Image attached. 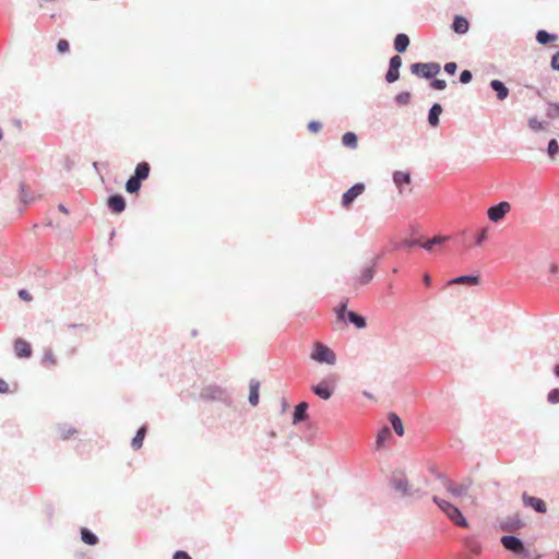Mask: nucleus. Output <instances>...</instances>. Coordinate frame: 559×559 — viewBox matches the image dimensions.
<instances>
[{
	"instance_id": "nucleus-1",
	"label": "nucleus",
	"mask_w": 559,
	"mask_h": 559,
	"mask_svg": "<svg viewBox=\"0 0 559 559\" xmlns=\"http://www.w3.org/2000/svg\"><path fill=\"white\" fill-rule=\"evenodd\" d=\"M432 501L439 507V509L445 513V515L457 526L467 527L468 522L463 515L462 511L452 504L451 502L439 498L438 496L432 497Z\"/></svg>"
},
{
	"instance_id": "nucleus-2",
	"label": "nucleus",
	"mask_w": 559,
	"mask_h": 559,
	"mask_svg": "<svg viewBox=\"0 0 559 559\" xmlns=\"http://www.w3.org/2000/svg\"><path fill=\"white\" fill-rule=\"evenodd\" d=\"M437 478L441 481L443 487L454 497L461 498L465 497L468 493V490L471 489L473 485L472 478H465L462 483L455 484L450 478H448L443 474H438Z\"/></svg>"
},
{
	"instance_id": "nucleus-3",
	"label": "nucleus",
	"mask_w": 559,
	"mask_h": 559,
	"mask_svg": "<svg viewBox=\"0 0 559 559\" xmlns=\"http://www.w3.org/2000/svg\"><path fill=\"white\" fill-rule=\"evenodd\" d=\"M501 545L513 555L527 559L530 550L525 547L524 542L514 535H503L500 538Z\"/></svg>"
},
{
	"instance_id": "nucleus-4",
	"label": "nucleus",
	"mask_w": 559,
	"mask_h": 559,
	"mask_svg": "<svg viewBox=\"0 0 559 559\" xmlns=\"http://www.w3.org/2000/svg\"><path fill=\"white\" fill-rule=\"evenodd\" d=\"M337 380V376L331 373L324 379H322L318 384L312 385L311 391L320 399L326 401L333 395Z\"/></svg>"
},
{
	"instance_id": "nucleus-5",
	"label": "nucleus",
	"mask_w": 559,
	"mask_h": 559,
	"mask_svg": "<svg viewBox=\"0 0 559 559\" xmlns=\"http://www.w3.org/2000/svg\"><path fill=\"white\" fill-rule=\"evenodd\" d=\"M310 357L319 364L335 365L336 362L335 353L330 347L320 342L314 343Z\"/></svg>"
},
{
	"instance_id": "nucleus-6",
	"label": "nucleus",
	"mask_w": 559,
	"mask_h": 559,
	"mask_svg": "<svg viewBox=\"0 0 559 559\" xmlns=\"http://www.w3.org/2000/svg\"><path fill=\"white\" fill-rule=\"evenodd\" d=\"M440 64L437 62H416L411 64V72L424 79H432L440 72Z\"/></svg>"
},
{
	"instance_id": "nucleus-7",
	"label": "nucleus",
	"mask_w": 559,
	"mask_h": 559,
	"mask_svg": "<svg viewBox=\"0 0 559 559\" xmlns=\"http://www.w3.org/2000/svg\"><path fill=\"white\" fill-rule=\"evenodd\" d=\"M391 486L399 491L403 497L413 496L415 492L418 493L419 490L412 491V488L408 484V480L402 471H395L392 473L390 478Z\"/></svg>"
},
{
	"instance_id": "nucleus-8",
	"label": "nucleus",
	"mask_w": 559,
	"mask_h": 559,
	"mask_svg": "<svg viewBox=\"0 0 559 559\" xmlns=\"http://www.w3.org/2000/svg\"><path fill=\"white\" fill-rule=\"evenodd\" d=\"M511 210V205L507 201H501L491 205L487 210L488 219L492 223H499Z\"/></svg>"
},
{
	"instance_id": "nucleus-9",
	"label": "nucleus",
	"mask_w": 559,
	"mask_h": 559,
	"mask_svg": "<svg viewBox=\"0 0 559 559\" xmlns=\"http://www.w3.org/2000/svg\"><path fill=\"white\" fill-rule=\"evenodd\" d=\"M365 191V185L357 182L343 193L342 206L349 207L354 201Z\"/></svg>"
},
{
	"instance_id": "nucleus-10",
	"label": "nucleus",
	"mask_w": 559,
	"mask_h": 559,
	"mask_svg": "<svg viewBox=\"0 0 559 559\" xmlns=\"http://www.w3.org/2000/svg\"><path fill=\"white\" fill-rule=\"evenodd\" d=\"M200 396L209 401H225L226 392L218 385H207L202 389Z\"/></svg>"
},
{
	"instance_id": "nucleus-11",
	"label": "nucleus",
	"mask_w": 559,
	"mask_h": 559,
	"mask_svg": "<svg viewBox=\"0 0 559 559\" xmlns=\"http://www.w3.org/2000/svg\"><path fill=\"white\" fill-rule=\"evenodd\" d=\"M465 549L472 555L479 556L483 551L481 542L474 535H467L462 538Z\"/></svg>"
},
{
	"instance_id": "nucleus-12",
	"label": "nucleus",
	"mask_w": 559,
	"mask_h": 559,
	"mask_svg": "<svg viewBox=\"0 0 559 559\" xmlns=\"http://www.w3.org/2000/svg\"><path fill=\"white\" fill-rule=\"evenodd\" d=\"M524 506L534 509L537 513H546L547 507L544 500L537 497L528 496L526 492L522 495Z\"/></svg>"
},
{
	"instance_id": "nucleus-13",
	"label": "nucleus",
	"mask_w": 559,
	"mask_h": 559,
	"mask_svg": "<svg viewBox=\"0 0 559 559\" xmlns=\"http://www.w3.org/2000/svg\"><path fill=\"white\" fill-rule=\"evenodd\" d=\"M107 206L112 213L119 214L126 210L127 204L124 198L116 193L108 197Z\"/></svg>"
},
{
	"instance_id": "nucleus-14",
	"label": "nucleus",
	"mask_w": 559,
	"mask_h": 559,
	"mask_svg": "<svg viewBox=\"0 0 559 559\" xmlns=\"http://www.w3.org/2000/svg\"><path fill=\"white\" fill-rule=\"evenodd\" d=\"M524 526V522L518 516H509L500 523V528L507 533H513Z\"/></svg>"
},
{
	"instance_id": "nucleus-15",
	"label": "nucleus",
	"mask_w": 559,
	"mask_h": 559,
	"mask_svg": "<svg viewBox=\"0 0 559 559\" xmlns=\"http://www.w3.org/2000/svg\"><path fill=\"white\" fill-rule=\"evenodd\" d=\"M32 346L25 340L19 337L14 341V354L19 358H29L32 356Z\"/></svg>"
},
{
	"instance_id": "nucleus-16",
	"label": "nucleus",
	"mask_w": 559,
	"mask_h": 559,
	"mask_svg": "<svg viewBox=\"0 0 559 559\" xmlns=\"http://www.w3.org/2000/svg\"><path fill=\"white\" fill-rule=\"evenodd\" d=\"M392 178L401 194L404 192V186H409L412 182L411 174L407 171L395 170Z\"/></svg>"
},
{
	"instance_id": "nucleus-17",
	"label": "nucleus",
	"mask_w": 559,
	"mask_h": 559,
	"mask_svg": "<svg viewBox=\"0 0 559 559\" xmlns=\"http://www.w3.org/2000/svg\"><path fill=\"white\" fill-rule=\"evenodd\" d=\"M479 281H480L479 275L467 274V275H460V276L453 277L448 282V284L449 285L460 284V285H467V286H476L479 284Z\"/></svg>"
},
{
	"instance_id": "nucleus-18",
	"label": "nucleus",
	"mask_w": 559,
	"mask_h": 559,
	"mask_svg": "<svg viewBox=\"0 0 559 559\" xmlns=\"http://www.w3.org/2000/svg\"><path fill=\"white\" fill-rule=\"evenodd\" d=\"M308 408H309V405L307 402H300L295 406V409L293 413V424L294 425L302 423L308 418Z\"/></svg>"
},
{
	"instance_id": "nucleus-19",
	"label": "nucleus",
	"mask_w": 559,
	"mask_h": 559,
	"mask_svg": "<svg viewBox=\"0 0 559 559\" xmlns=\"http://www.w3.org/2000/svg\"><path fill=\"white\" fill-rule=\"evenodd\" d=\"M451 28L453 29L454 33L464 35L469 29V22L467 21L466 17L456 14L453 19Z\"/></svg>"
},
{
	"instance_id": "nucleus-20",
	"label": "nucleus",
	"mask_w": 559,
	"mask_h": 559,
	"mask_svg": "<svg viewBox=\"0 0 559 559\" xmlns=\"http://www.w3.org/2000/svg\"><path fill=\"white\" fill-rule=\"evenodd\" d=\"M489 86L492 91L496 92L497 98L499 100H504L509 96L510 91L502 81L492 80L490 81Z\"/></svg>"
},
{
	"instance_id": "nucleus-21",
	"label": "nucleus",
	"mask_w": 559,
	"mask_h": 559,
	"mask_svg": "<svg viewBox=\"0 0 559 559\" xmlns=\"http://www.w3.org/2000/svg\"><path fill=\"white\" fill-rule=\"evenodd\" d=\"M344 323H350L355 325L357 329H365L367 326V320L364 316L349 310Z\"/></svg>"
},
{
	"instance_id": "nucleus-22",
	"label": "nucleus",
	"mask_w": 559,
	"mask_h": 559,
	"mask_svg": "<svg viewBox=\"0 0 559 559\" xmlns=\"http://www.w3.org/2000/svg\"><path fill=\"white\" fill-rule=\"evenodd\" d=\"M374 273H376V269L371 265H368V266H365L361 272H360V275L355 280V283L354 285L356 284H359V285H367L369 284L373 276H374Z\"/></svg>"
},
{
	"instance_id": "nucleus-23",
	"label": "nucleus",
	"mask_w": 559,
	"mask_h": 559,
	"mask_svg": "<svg viewBox=\"0 0 559 559\" xmlns=\"http://www.w3.org/2000/svg\"><path fill=\"white\" fill-rule=\"evenodd\" d=\"M442 106L438 103H435L429 111H428V123L431 126V127H438L439 126V122H440V115L442 114Z\"/></svg>"
},
{
	"instance_id": "nucleus-24",
	"label": "nucleus",
	"mask_w": 559,
	"mask_h": 559,
	"mask_svg": "<svg viewBox=\"0 0 559 559\" xmlns=\"http://www.w3.org/2000/svg\"><path fill=\"white\" fill-rule=\"evenodd\" d=\"M150 170V164L147 162H141L135 166L133 177L142 182L148 178Z\"/></svg>"
},
{
	"instance_id": "nucleus-25",
	"label": "nucleus",
	"mask_w": 559,
	"mask_h": 559,
	"mask_svg": "<svg viewBox=\"0 0 559 559\" xmlns=\"http://www.w3.org/2000/svg\"><path fill=\"white\" fill-rule=\"evenodd\" d=\"M259 389H260V382L258 380L251 379L249 383V403L252 406H257L259 403Z\"/></svg>"
},
{
	"instance_id": "nucleus-26",
	"label": "nucleus",
	"mask_w": 559,
	"mask_h": 559,
	"mask_svg": "<svg viewBox=\"0 0 559 559\" xmlns=\"http://www.w3.org/2000/svg\"><path fill=\"white\" fill-rule=\"evenodd\" d=\"M409 46V37L406 34L400 33L394 38V49L402 53L406 51Z\"/></svg>"
},
{
	"instance_id": "nucleus-27",
	"label": "nucleus",
	"mask_w": 559,
	"mask_h": 559,
	"mask_svg": "<svg viewBox=\"0 0 559 559\" xmlns=\"http://www.w3.org/2000/svg\"><path fill=\"white\" fill-rule=\"evenodd\" d=\"M535 37H536L537 43L540 45H548V44L557 40V38H558L556 34L549 33L545 29L537 31Z\"/></svg>"
},
{
	"instance_id": "nucleus-28",
	"label": "nucleus",
	"mask_w": 559,
	"mask_h": 559,
	"mask_svg": "<svg viewBox=\"0 0 559 559\" xmlns=\"http://www.w3.org/2000/svg\"><path fill=\"white\" fill-rule=\"evenodd\" d=\"M146 431H147L146 426H142L138 429L135 436L133 437V439L131 441V447L134 450H139L143 445V440L145 438Z\"/></svg>"
},
{
	"instance_id": "nucleus-29",
	"label": "nucleus",
	"mask_w": 559,
	"mask_h": 559,
	"mask_svg": "<svg viewBox=\"0 0 559 559\" xmlns=\"http://www.w3.org/2000/svg\"><path fill=\"white\" fill-rule=\"evenodd\" d=\"M389 421L392 425V428L396 432L397 436L404 435V427H403L402 419L395 413L389 414Z\"/></svg>"
},
{
	"instance_id": "nucleus-30",
	"label": "nucleus",
	"mask_w": 559,
	"mask_h": 559,
	"mask_svg": "<svg viewBox=\"0 0 559 559\" xmlns=\"http://www.w3.org/2000/svg\"><path fill=\"white\" fill-rule=\"evenodd\" d=\"M81 539L90 546H94L98 543V537L86 527L81 528Z\"/></svg>"
},
{
	"instance_id": "nucleus-31",
	"label": "nucleus",
	"mask_w": 559,
	"mask_h": 559,
	"mask_svg": "<svg viewBox=\"0 0 559 559\" xmlns=\"http://www.w3.org/2000/svg\"><path fill=\"white\" fill-rule=\"evenodd\" d=\"M342 144L349 148H356L358 145V138H357L356 133L350 132V131L346 132L342 136Z\"/></svg>"
},
{
	"instance_id": "nucleus-32",
	"label": "nucleus",
	"mask_w": 559,
	"mask_h": 559,
	"mask_svg": "<svg viewBox=\"0 0 559 559\" xmlns=\"http://www.w3.org/2000/svg\"><path fill=\"white\" fill-rule=\"evenodd\" d=\"M348 299H343L335 308V314L338 321L344 322L347 313L349 310H347Z\"/></svg>"
},
{
	"instance_id": "nucleus-33",
	"label": "nucleus",
	"mask_w": 559,
	"mask_h": 559,
	"mask_svg": "<svg viewBox=\"0 0 559 559\" xmlns=\"http://www.w3.org/2000/svg\"><path fill=\"white\" fill-rule=\"evenodd\" d=\"M391 435V429L388 426L382 427L377 435V448H382Z\"/></svg>"
},
{
	"instance_id": "nucleus-34",
	"label": "nucleus",
	"mask_w": 559,
	"mask_h": 559,
	"mask_svg": "<svg viewBox=\"0 0 559 559\" xmlns=\"http://www.w3.org/2000/svg\"><path fill=\"white\" fill-rule=\"evenodd\" d=\"M141 181L131 176L126 182V190L128 193H138L141 189Z\"/></svg>"
},
{
	"instance_id": "nucleus-35",
	"label": "nucleus",
	"mask_w": 559,
	"mask_h": 559,
	"mask_svg": "<svg viewBox=\"0 0 559 559\" xmlns=\"http://www.w3.org/2000/svg\"><path fill=\"white\" fill-rule=\"evenodd\" d=\"M444 240H445V238H443V237H433L432 239H429L425 242L419 241V246L423 249L430 251L435 246L443 243Z\"/></svg>"
},
{
	"instance_id": "nucleus-36",
	"label": "nucleus",
	"mask_w": 559,
	"mask_h": 559,
	"mask_svg": "<svg viewBox=\"0 0 559 559\" xmlns=\"http://www.w3.org/2000/svg\"><path fill=\"white\" fill-rule=\"evenodd\" d=\"M546 117L549 119H559V103L550 102L546 110Z\"/></svg>"
},
{
	"instance_id": "nucleus-37",
	"label": "nucleus",
	"mask_w": 559,
	"mask_h": 559,
	"mask_svg": "<svg viewBox=\"0 0 559 559\" xmlns=\"http://www.w3.org/2000/svg\"><path fill=\"white\" fill-rule=\"evenodd\" d=\"M527 124L534 132L544 131L546 128L545 122L539 121L536 117L530 118Z\"/></svg>"
},
{
	"instance_id": "nucleus-38",
	"label": "nucleus",
	"mask_w": 559,
	"mask_h": 559,
	"mask_svg": "<svg viewBox=\"0 0 559 559\" xmlns=\"http://www.w3.org/2000/svg\"><path fill=\"white\" fill-rule=\"evenodd\" d=\"M547 154L550 158H555L559 154V144L556 139H550L547 145Z\"/></svg>"
},
{
	"instance_id": "nucleus-39",
	"label": "nucleus",
	"mask_w": 559,
	"mask_h": 559,
	"mask_svg": "<svg viewBox=\"0 0 559 559\" xmlns=\"http://www.w3.org/2000/svg\"><path fill=\"white\" fill-rule=\"evenodd\" d=\"M400 79V69L389 67L388 72L385 74V80L388 83H394Z\"/></svg>"
},
{
	"instance_id": "nucleus-40",
	"label": "nucleus",
	"mask_w": 559,
	"mask_h": 559,
	"mask_svg": "<svg viewBox=\"0 0 559 559\" xmlns=\"http://www.w3.org/2000/svg\"><path fill=\"white\" fill-rule=\"evenodd\" d=\"M59 431H60L61 438L64 440L69 439L71 436L76 433L75 428H73L71 426H67V425L60 426Z\"/></svg>"
},
{
	"instance_id": "nucleus-41",
	"label": "nucleus",
	"mask_w": 559,
	"mask_h": 559,
	"mask_svg": "<svg viewBox=\"0 0 559 559\" xmlns=\"http://www.w3.org/2000/svg\"><path fill=\"white\" fill-rule=\"evenodd\" d=\"M411 97H412V96H411V93H409V92H401V93H399V94L395 96L394 100H395V103H396L397 105L403 106V105H407V104L409 103Z\"/></svg>"
},
{
	"instance_id": "nucleus-42",
	"label": "nucleus",
	"mask_w": 559,
	"mask_h": 559,
	"mask_svg": "<svg viewBox=\"0 0 559 559\" xmlns=\"http://www.w3.org/2000/svg\"><path fill=\"white\" fill-rule=\"evenodd\" d=\"M489 227H484L475 237V245L481 246L483 242L488 238Z\"/></svg>"
},
{
	"instance_id": "nucleus-43",
	"label": "nucleus",
	"mask_w": 559,
	"mask_h": 559,
	"mask_svg": "<svg viewBox=\"0 0 559 559\" xmlns=\"http://www.w3.org/2000/svg\"><path fill=\"white\" fill-rule=\"evenodd\" d=\"M416 246H419V240H408V239H405L403 241H401L400 243H397L395 246V249H411L413 247H416Z\"/></svg>"
},
{
	"instance_id": "nucleus-44",
	"label": "nucleus",
	"mask_w": 559,
	"mask_h": 559,
	"mask_svg": "<svg viewBox=\"0 0 559 559\" xmlns=\"http://www.w3.org/2000/svg\"><path fill=\"white\" fill-rule=\"evenodd\" d=\"M547 402L549 404H559V388H555L548 392Z\"/></svg>"
},
{
	"instance_id": "nucleus-45",
	"label": "nucleus",
	"mask_w": 559,
	"mask_h": 559,
	"mask_svg": "<svg viewBox=\"0 0 559 559\" xmlns=\"http://www.w3.org/2000/svg\"><path fill=\"white\" fill-rule=\"evenodd\" d=\"M430 86L432 88H435V90L442 91V90H444L447 87V82L444 80H441V79L432 78Z\"/></svg>"
},
{
	"instance_id": "nucleus-46",
	"label": "nucleus",
	"mask_w": 559,
	"mask_h": 559,
	"mask_svg": "<svg viewBox=\"0 0 559 559\" xmlns=\"http://www.w3.org/2000/svg\"><path fill=\"white\" fill-rule=\"evenodd\" d=\"M20 198H21V201L24 203V204H27L29 203L33 198L31 195V193L26 190L25 186L22 185L21 186V193H20Z\"/></svg>"
},
{
	"instance_id": "nucleus-47",
	"label": "nucleus",
	"mask_w": 559,
	"mask_h": 559,
	"mask_svg": "<svg viewBox=\"0 0 559 559\" xmlns=\"http://www.w3.org/2000/svg\"><path fill=\"white\" fill-rule=\"evenodd\" d=\"M46 362H49L53 366L57 364L53 353L49 348L45 350L44 357H43V364H46Z\"/></svg>"
},
{
	"instance_id": "nucleus-48",
	"label": "nucleus",
	"mask_w": 559,
	"mask_h": 559,
	"mask_svg": "<svg viewBox=\"0 0 559 559\" xmlns=\"http://www.w3.org/2000/svg\"><path fill=\"white\" fill-rule=\"evenodd\" d=\"M459 80L462 84H467L473 80V73L469 70H463Z\"/></svg>"
},
{
	"instance_id": "nucleus-49",
	"label": "nucleus",
	"mask_w": 559,
	"mask_h": 559,
	"mask_svg": "<svg viewBox=\"0 0 559 559\" xmlns=\"http://www.w3.org/2000/svg\"><path fill=\"white\" fill-rule=\"evenodd\" d=\"M57 49L60 53H64V52L69 51V49H70L69 41L66 39H60L57 44Z\"/></svg>"
},
{
	"instance_id": "nucleus-50",
	"label": "nucleus",
	"mask_w": 559,
	"mask_h": 559,
	"mask_svg": "<svg viewBox=\"0 0 559 559\" xmlns=\"http://www.w3.org/2000/svg\"><path fill=\"white\" fill-rule=\"evenodd\" d=\"M402 66V58L399 55H395L390 58L389 67L400 69Z\"/></svg>"
},
{
	"instance_id": "nucleus-51",
	"label": "nucleus",
	"mask_w": 559,
	"mask_h": 559,
	"mask_svg": "<svg viewBox=\"0 0 559 559\" xmlns=\"http://www.w3.org/2000/svg\"><path fill=\"white\" fill-rule=\"evenodd\" d=\"M456 69H457V64L453 61L451 62H447L444 64V71L449 74V75H453L455 74L456 72Z\"/></svg>"
},
{
	"instance_id": "nucleus-52",
	"label": "nucleus",
	"mask_w": 559,
	"mask_h": 559,
	"mask_svg": "<svg viewBox=\"0 0 559 559\" xmlns=\"http://www.w3.org/2000/svg\"><path fill=\"white\" fill-rule=\"evenodd\" d=\"M550 66H551L552 70L559 71V51H557L555 55H552Z\"/></svg>"
},
{
	"instance_id": "nucleus-53",
	"label": "nucleus",
	"mask_w": 559,
	"mask_h": 559,
	"mask_svg": "<svg viewBox=\"0 0 559 559\" xmlns=\"http://www.w3.org/2000/svg\"><path fill=\"white\" fill-rule=\"evenodd\" d=\"M321 128H322V124H321V122H319V121H314V120H313V121H310V122L308 123V130H309L310 132H317V131H319Z\"/></svg>"
},
{
	"instance_id": "nucleus-54",
	"label": "nucleus",
	"mask_w": 559,
	"mask_h": 559,
	"mask_svg": "<svg viewBox=\"0 0 559 559\" xmlns=\"http://www.w3.org/2000/svg\"><path fill=\"white\" fill-rule=\"evenodd\" d=\"M173 559H192V558H191V556H190L187 551H183V550H177V551L174 554Z\"/></svg>"
},
{
	"instance_id": "nucleus-55",
	"label": "nucleus",
	"mask_w": 559,
	"mask_h": 559,
	"mask_svg": "<svg viewBox=\"0 0 559 559\" xmlns=\"http://www.w3.org/2000/svg\"><path fill=\"white\" fill-rule=\"evenodd\" d=\"M17 295L24 301H31L32 300V295L26 289H20Z\"/></svg>"
},
{
	"instance_id": "nucleus-56",
	"label": "nucleus",
	"mask_w": 559,
	"mask_h": 559,
	"mask_svg": "<svg viewBox=\"0 0 559 559\" xmlns=\"http://www.w3.org/2000/svg\"><path fill=\"white\" fill-rule=\"evenodd\" d=\"M8 392H9V384L7 383L5 380L0 379V393L4 394V393H8Z\"/></svg>"
},
{
	"instance_id": "nucleus-57",
	"label": "nucleus",
	"mask_w": 559,
	"mask_h": 559,
	"mask_svg": "<svg viewBox=\"0 0 559 559\" xmlns=\"http://www.w3.org/2000/svg\"><path fill=\"white\" fill-rule=\"evenodd\" d=\"M69 329H80V330H83V331H87V325L83 324V323H71L68 325Z\"/></svg>"
},
{
	"instance_id": "nucleus-58",
	"label": "nucleus",
	"mask_w": 559,
	"mask_h": 559,
	"mask_svg": "<svg viewBox=\"0 0 559 559\" xmlns=\"http://www.w3.org/2000/svg\"><path fill=\"white\" fill-rule=\"evenodd\" d=\"M382 257H383V253H381V254L377 255L376 258H373L370 265L376 269L377 265L379 264L380 260L382 259Z\"/></svg>"
},
{
	"instance_id": "nucleus-59",
	"label": "nucleus",
	"mask_w": 559,
	"mask_h": 559,
	"mask_svg": "<svg viewBox=\"0 0 559 559\" xmlns=\"http://www.w3.org/2000/svg\"><path fill=\"white\" fill-rule=\"evenodd\" d=\"M423 282L426 286H430L431 285V277L429 274H424L423 276Z\"/></svg>"
},
{
	"instance_id": "nucleus-60",
	"label": "nucleus",
	"mask_w": 559,
	"mask_h": 559,
	"mask_svg": "<svg viewBox=\"0 0 559 559\" xmlns=\"http://www.w3.org/2000/svg\"><path fill=\"white\" fill-rule=\"evenodd\" d=\"M549 271L552 275H556L558 273V266L556 264H551Z\"/></svg>"
},
{
	"instance_id": "nucleus-61",
	"label": "nucleus",
	"mask_w": 559,
	"mask_h": 559,
	"mask_svg": "<svg viewBox=\"0 0 559 559\" xmlns=\"http://www.w3.org/2000/svg\"><path fill=\"white\" fill-rule=\"evenodd\" d=\"M58 209H59V211H60V212H62V213H64V214H68V213H69V211H68V209L66 207V205H64V204H59V205H58Z\"/></svg>"
},
{
	"instance_id": "nucleus-62",
	"label": "nucleus",
	"mask_w": 559,
	"mask_h": 559,
	"mask_svg": "<svg viewBox=\"0 0 559 559\" xmlns=\"http://www.w3.org/2000/svg\"><path fill=\"white\" fill-rule=\"evenodd\" d=\"M554 374L559 378V364H556L554 367Z\"/></svg>"
},
{
	"instance_id": "nucleus-63",
	"label": "nucleus",
	"mask_w": 559,
	"mask_h": 559,
	"mask_svg": "<svg viewBox=\"0 0 559 559\" xmlns=\"http://www.w3.org/2000/svg\"><path fill=\"white\" fill-rule=\"evenodd\" d=\"M282 406H283V411H285L287 407V402L285 399H283V401H282Z\"/></svg>"
},
{
	"instance_id": "nucleus-64",
	"label": "nucleus",
	"mask_w": 559,
	"mask_h": 559,
	"mask_svg": "<svg viewBox=\"0 0 559 559\" xmlns=\"http://www.w3.org/2000/svg\"><path fill=\"white\" fill-rule=\"evenodd\" d=\"M2 138H3V131H2V129H0V141L2 140Z\"/></svg>"
}]
</instances>
